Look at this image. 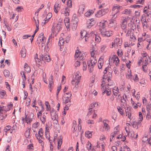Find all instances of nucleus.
I'll return each instance as SVG.
<instances>
[{"instance_id": "obj_56", "label": "nucleus", "mask_w": 151, "mask_h": 151, "mask_svg": "<svg viewBox=\"0 0 151 151\" xmlns=\"http://www.w3.org/2000/svg\"><path fill=\"white\" fill-rule=\"evenodd\" d=\"M148 137L146 136L145 137H143L142 139V141L144 142H145L148 140Z\"/></svg>"}, {"instance_id": "obj_59", "label": "nucleus", "mask_w": 151, "mask_h": 151, "mask_svg": "<svg viewBox=\"0 0 151 151\" xmlns=\"http://www.w3.org/2000/svg\"><path fill=\"white\" fill-rule=\"evenodd\" d=\"M54 126L56 128V129L58 130H59L60 128V126L59 124H56V125H54Z\"/></svg>"}, {"instance_id": "obj_23", "label": "nucleus", "mask_w": 151, "mask_h": 151, "mask_svg": "<svg viewBox=\"0 0 151 151\" xmlns=\"http://www.w3.org/2000/svg\"><path fill=\"white\" fill-rule=\"evenodd\" d=\"M25 119H29V118H31V119H32V118L34 116V114L32 113H31L30 114H29V115L28 116V117H27V115H26V113H25Z\"/></svg>"}, {"instance_id": "obj_3", "label": "nucleus", "mask_w": 151, "mask_h": 151, "mask_svg": "<svg viewBox=\"0 0 151 151\" xmlns=\"http://www.w3.org/2000/svg\"><path fill=\"white\" fill-rule=\"evenodd\" d=\"M101 33L103 36L110 37L111 36L112 33L111 31H106L105 29L101 30Z\"/></svg>"}, {"instance_id": "obj_5", "label": "nucleus", "mask_w": 151, "mask_h": 151, "mask_svg": "<svg viewBox=\"0 0 151 151\" xmlns=\"http://www.w3.org/2000/svg\"><path fill=\"white\" fill-rule=\"evenodd\" d=\"M120 8V6H114L113 9V10H115L116 9V12L114 14L113 16L112 17V18L113 19H115L117 17V16L119 14V9Z\"/></svg>"}, {"instance_id": "obj_36", "label": "nucleus", "mask_w": 151, "mask_h": 151, "mask_svg": "<svg viewBox=\"0 0 151 151\" xmlns=\"http://www.w3.org/2000/svg\"><path fill=\"white\" fill-rule=\"evenodd\" d=\"M117 53L119 56H122L123 55V52L122 50L121 49H118Z\"/></svg>"}, {"instance_id": "obj_48", "label": "nucleus", "mask_w": 151, "mask_h": 151, "mask_svg": "<svg viewBox=\"0 0 151 151\" xmlns=\"http://www.w3.org/2000/svg\"><path fill=\"white\" fill-rule=\"evenodd\" d=\"M52 14L51 13H49L46 16V19H49L52 17Z\"/></svg>"}, {"instance_id": "obj_19", "label": "nucleus", "mask_w": 151, "mask_h": 151, "mask_svg": "<svg viewBox=\"0 0 151 151\" xmlns=\"http://www.w3.org/2000/svg\"><path fill=\"white\" fill-rule=\"evenodd\" d=\"M6 95V91L3 90H0V96L2 98Z\"/></svg>"}, {"instance_id": "obj_9", "label": "nucleus", "mask_w": 151, "mask_h": 151, "mask_svg": "<svg viewBox=\"0 0 151 151\" xmlns=\"http://www.w3.org/2000/svg\"><path fill=\"white\" fill-rule=\"evenodd\" d=\"M113 93L114 95L116 96H120V93L119 91V89L118 87H115L112 90Z\"/></svg>"}, {"instance_id": "obj_20", "label": "nucleus", "mask_w": 151, "mask_h": 151, "mask_svg": "<svg viewBox=\"0 0 151 151\" xmlns=\"http://www.w3.org/2000/svg\"><path fill=\"white\" fill-rule=\"evenodd\" d=\"M43 33L42 32L41 33L39 34L37 41V43H39L41 41V38L42 37V36L43 37Z\"/></svg>"}, {"instance_id": "obj_13", "label": "nucleus", "mask_w": 151, "mask_h": 151, "mask_svg": "<svg viewBox=\"0 0 151 151\" xmlns=\"http://www.w3.org/2000/svg\"><path fill=\"white\" fill-rule=\"evenodd\" d=\"M98 63H99V65H98V67L99 69H100L101 68L102 65L104 63V60H103V59L101 58V57L100 58L98 62Z\"/></svg>"}, {"instance_id": "obj_32", "label": "nucleus", "mask_w": 151, "mask_h": 151, "mask_svg": "<svg viewBox=\"0 0 151 151\" xmlns=\"http://www.w3.org/2000/svg\"><path fill=\"white\" fill-rule=\"evenodd\" d=\"M112 58L114 62L115 61L116 62H117V61H118V63H119V60L118 58L116 55H115L113 56Z\"/></svg>"}, {"instance_id": "obj_58", "label": "nucleus", "mask_w": 151, "mask_h": 151, "mask_svg": "<svg viewBox=\"0 0 151 151\" xmlns=\"http://www.w3.org/2000/svg\"><path fill=\"white\" fill-rule=\"evenodd\" d=\"M139 119L140 120V121H142L143 119V118L142 115V114L140 112H139Z\"/></svg>"}, {"instance_id": "obj_61", "label": "nucleus", "mask_w": 151, "mask_h": 151, "mask_svg": "<svg viewBox=\"0 0 151 151\" xmlns=\"http://www.w3.org/2000/svg\"><path fill=\"white\" fill-rule=\"evenodd\" d=\"M58 142L62 143V137L61 136L58 137Z\"/></svg>"}, {"instance_id": "obj_11", "label": "nucleus", "mask_w": 151, "mask_h": 151, "mask_svg": "<svg viewBox=\"0 0 151 151\" xmlns=\"http://www.w3.org/2000/svg\"><path fill=\"white\" fill-rule=\"evenodd\" d=\"M127 21L126 19H124L123 20L121 25L122 28L123 29H126V25L127 24Z\"/></svg>"}, {"instance_id": "obj_60", "label": "nucleus", "mask_w": 151, "mask_h": 151, "mask_svg": "<svg viewBox=\"0 0 151 151\" xmlns=\"http://www.w3.org/2000/svg\"><path fill=\"white\" fill-rule=\"evenodd\" d=\"M32 119L31 118H29V119H25V120L26 122L27 123V124H30L31 122L32 121Z\"/></svg>"}, {"instance_id": "obj_28", "label": "nucleus", "mask_w": 151, "mask_h": 151, "mask_svg": "<svg viewBox=\"0 0 151 151\" xmlns=\"http://www.w3.org/2000/svg\"><path fill=\"white\" fill-rule=\"evenodd\" d=\"M86 31H81L80 33L82 38H84L86 36Z\"/></svg>"}, {"instance_id": "obj_38", "label": "nucleus", "mask_w": 151, "mask_h": 151, "mask_svg": "<svg viewBox=\"0 0 151 151\" xmlns=\"http://www.w3.org/2000/svg\"><path fill=\"white\" fill-rule=\"evenodd\" d=\"M82 63H83V70H86L87 68V65L86 64V63L85 62L83 61H81Z\"/></svg>"}, {"instance_id": "obj_53", "label": "nucleus", "mask_w": 151, "mask_h": 151, "mask_svg": "<svg viewBox=\"0 0 151 151\" xmlns=\"http://www.w3.org/2000/svg\"><path fill=\"white\" fill-rule=\"evenodd\" d=\"M141 122V121H140V120H139L138 122H136L135 121H134L135 124L137 127V129L138 128V126L140 124Z\"/></svg>"}, {"instance_id": "obj_33", "label": "nucleus", "mask_w": 151, "mask_h": 151, "mask_svg": "<svg viewBox=\"0 0 151 151\" xmlns=\"http://www.w3.org/2000/svg\"><path fill=\"white\" fill-rule=\"evenodd\" d=\"M40 118L42 123L44 124L46 120V116L43 115L42 116L40 117Z\"/></svg>"}, {"instance_id": "obj_46", "label": "nucleus", "mask_w": 151, "mask_h": 151, "mask_svg": "<svg viewBox=\"0 0 151 151\" xmlns=\"http://www.w3.org/2000/svg\"><path fill=\"white\" fill-rule=\"evenodd\" d=\"M73 130L72 132L73 133H74L77 130V126H76V125L75 124H73Z\"/></svg>"}, {"instance_id": "obj_1", "label": "nucleus", "mask_w": 151, "mask_h": 151, "mask_svg": "<svg viewBox=\"0 0 151 151\" xmlns=\"http://www.w3.org/2000/svg\"><path fill=\"white\" fill-rule=\"evenodd\" d=\"M97 61L94 59V60L91 59L87 62L88 68L90 72H92L93 70L94 65L96 63Z\"/></svg>"}, {"instance_id": "obj_31", "label": "nucleus", "mask_w": 151, "mask_h": 151, "mask_svg": "<svg viewBox=\"0 0 151 151\" xmlns=\"http://www.w3.org/2000/svg\"><path fill=\"white\" fill-rule=\"evenodd\" d=\"M108 81V83L107 85H108V86H114V83L111 80V79H110V80Z\"/></svg>"}, {"instance_id": "obj_55", "label": "nucleus", "mask_w": 151, "mask_h": 151, "mask_svg": "<svg viewBox=\"0 0 151 151\" xmlns=\"http://www.w3.org/2000/svg\"><path fill=\"white\" fill-rule=\"evenodd\" d=\"M44 110V108L42 107V109L41 111H39V112H38L37 113V117L38 118H39V116H41V115L42 114V111H43Z\"/></svg>"}, {"instance_id": "obj_29", "label": "nucleus", "mask_w": 151, "mask_h": 151, "mask_svg": "<svg viewBox=\"0 0 151 151\" xmlns=\"http://www.w3.org/2000/svg\"><path fill=\"white\" fill-rule=\"evenodd\" d=\"M45 60L47 62L50 61V58L49 55H44V60Z\"/></svg>"}, {"instance_id": "obj_50", "label": "nucleus", "mask_w": 151, "mask_h": 151, "mask_svg": "<svg viewBox=\"0 0 151 151\" xmlns=\"http://www.w3.org/2000/svg\"><path fill=\"white\" fill-rule=\"evenodd\" d=\"M22 77L23 81L22 82H25V81L26 80V78L24 74V73L23 72V74L22 76Z\"/></svg>"}, {"instance_id": "obj_16", "label": "nucleus", "mask_w": 151, "mask_h": 151, "mask_svg": "<svg viewBox=\"0 0 151 151\" xmlns=\"http://www.w3.org/2000/svg\"><path fill=\"white\" fill-rule=\"evenodd\" d=\"M85 6L83 5L80 6L78 11V13H80V14L83 13V12L85 9Z\"/></svg>"}, {"instance_id": "obj_26", "label": "nucleus", "mask_w": 151, "mask_h": 151, "mask_svg": "<svg viewBox=\"0 0 151 151\" xmlns=\"http://www.w3.org/2000/svg\"><path fill=\"white\" fill-rule=\"evenodd\" d=\"M107 23V22L106 21H104L102 22H101V24L100 25V26L103 29L105 28L106 27V24Z\"/></svg>"}, {"instance_id": "obj_62", "label": "nucleus", "mask_w": 151, "mask_h": 151, "mask_svg": "<svg viewBox=\"0 0 151 151\" xmlns=\"http://www.w3.org/2000/svg\"><path fill=\"white\" fill-rule=\"evenodd\" d=\"M24 69L26 72L27 73L29 72L30 71V68L29 66L24 68Z\"/></svg>"}, {"instance_id": "obj_10", "label": "nucleus", "mask_w": 151, "mask_h": 151, "mask_svg": "<svg viewBox=\"0 0 151 151\" xmlns=\"http://www.w3.org/2000/svg\"><path fill=\"white\" fill-rule=\"evenodd\" d=\"M147 58H148V59H150V58L148 56V57L145 55V56L143 57V59L144 60H145V65L142 66V68L143 70L145 72L146 71V70L145 69V67H146L147 65V62L148 61Z\"/></svg>"}, {"instance_id": "obj_21", "label": "nucleus", "mask_w": 151, "mask_h": 151, "mask_svg": "<svg viewBox=\"0 0 151 151\" xmlns=\"http://www.w3.org/2000/svg\"><path fill=\"white\" fill-rule=\"evenodd\" d=\"M30 130L29 129L27 130L25 133V135L27 138H30V136L29 134Z\"/></svg>"}, {"instance_id": "obj_43", "label": "nucleus", "mask_w": 151, "mask_h": 151, "mask_svg": "<svg viewBox=\"0 0 151 151\" xmlns=\"http://www.w3.org/2000/svg\"><path fill=\"white\" fill-rule=\"evenodd\" d=\"M91 143L89 141L88 142V144H87L86 147L88 150L91 149Z\"/></svg>"}, {"instance_id": "obj_18", "label": "nucleus", "mask_w": 151, "mask_h": 151, "mask_svg": "<svg viewBox=\"0 0 151 151\" xmlns=\"http://www.w3.org/2000/svg\"><path fill=\"white\" fill-rule=\"evenodd\" d=\"M64 42V39L62 37H60L59 39V41L58 42V45L60 46H62Z\"/></svg>"}, {"instance_id": "obj_64", "label": "nucleus", "mask_w": 151, "mask_h": 151, "mask_svg": "<svg viewBox=\"0 0 151 151\" xmlns=\"http://www.w3.org/2000/svg\"><path fill=\"white\" fill-rule=\"evenodd\" d=\"M151 47V41L149 42V44H148L146 47L148 50H150Z\"/></svg>"}, {"instance_id": "obj_24", "label": "nucleus", "mask_w": 151, "mask_h": 151, "mask_svg": "<svg viewBox=\"0 0 151 151\" xmlns=\"http://www.w3.org/2000/svg\"><path fill=\"white\" fill-rule=\"evenodd\" d=\"M45 40H46L45 37L44 36L42 37V42L41 43V47L42 48L44 47V45L45 46V45L44 44V43L45 42Z\"/></svg>"}, {"instance_id": "obj_54", "label": "nucleus", "mask_w": 151, "mask_h": 151, "mask_svg": "<svg viewBox=\"0 0 151 151\" xmlns=\"http://www.w3.org/2000/svg\"><path fill=\"white\" fill-rule=\"evenodd\" d=\"M112 74L111 73L109 72L108 74L107 77H108V79L107 80H109L110 79H111V78L112 77Z\"/></svg>"}, {"instance_id": "obj_4", "label": "nucleus", "mask_w": 151, "mask_h": 151, "mask_svg": "<svg viewBox=\"0 0 151 151\" xmlns=\"http://www.w3.org/2000/svg\"><path fill=\"white\" fill-rule=\"evenodd\" d=\"M71 99L70 95H69L68 97H67L66 95H64L63 97V103L65 104L68 103H71Z\"/></svg>"}, {"instance_id": "obj_42", "label": "nucleus", "mask_w": 151, "mask_h": 151, "mask_svg": "<svg viewBox=\"0 0 151 151\" xmlns=\"http://www.w3.org/2000/svg\"><path fill=\"white\" fill-rule=\"evenodd\" d=\"M101 40V38L98 36H95V40L96 42H99Z\"/></svg>"}, {"instance_id": "obj_12", "label": "nucleus", "mask_w": 151, "mask_h": 151, "mask_svg": "<svg viewBox=\"0 0 151 151\" xmlns=\"http://www.w3.org/2000/svg\"><path fill=\"white\" fill-rule=\"evenodd\" d=\"M93 132H90V131H86L85 133V137L88 138H91L92 137V133Z\"/></svg>"}, {"instance_id": "obj_8", "label": "nucleus", "mask_w": 151, "mask_h": 151, "mask_svg": "<svg viewBox=\"0 0 151 151\" xmlns=\"http://www.w3.org/2000/svg\"><path fill=\"white\" fill-rule=\"evenodd\" d=\"M70 10L68 7H66L65 9H63L61 10V14H64L65 16H68Z\"/></svg>"}, {"instance_id": "obj_45", "label": "nucleus", "mask_w": 151, "mask_h": 151, "mask_svg": "<svg viewBox=\"0 0 151 151\" xmlns=\"http://www.w3.org/2000/svg\"><path fill=\"white\" fill-rule=\"evenodd\" d=\"M71 105V103H68V104H66L65 106L64 109V111H65V110H68L69 108L68 107L70 106Z\"/></svg>"}, {"instance_id": "obj_34", "label": "nucleus", "mask_w": 151, "mask_h": 151, "mask_svg": "<svg viewBox=\"0 0 151 151\" xmlns=\"http://www.w3.org/2000/svg\"><path fill=\"white\" fill-rule=\"evenodd\" d=\"M117 109L119 113L122 115H123L124 114V113L122 109L119 106H117Z\"/></svg>"}, {"instance_id": "obj_37", "label": "nucleus", "mask_w": 151, "mask_h": 151, "mask_svg": "<svg viewBox=\"0 0 151 151\" xmlns=\"http://www.w3.org/2000/svg\"><path fill=\"white\" fill-rule=\"evenodd\" d=\"M103 122L104 123V127L105 129L107 130H108L109 129V125L106 122H104V121H103Z\"/></svg>"}, {"instance_id": "obj_22", "label": "nucleus", "mask_w": 151, "mask_h": 151, "mask_svg": "<svg viewBox=\"0 0 151 151\" xmlns=\"http://www.w3.org/2000/svg\"><path fill=\"white\" fill-rule=\"evenodd\" d=\"M93 12H92V10H89L87 12L84 14L85 16L86 17H88L90 16L91 14H93Z\"/></svg>"}, {"instance_id": "obj_52", "label": "nucleus", "mask_w": 151, "mask_h": 151, "mask_svg": "<svg viewBox=\"0 0 151 151\" xmlns=\"http://www.w3.org/2000/svg\"><path fill=\"white\" fill-rule=\"evenodd\" d=\"M142 6L139 5H134L131 6V7H133L134 8H139L140 7H142Z\"/></svg>"}, {"instance_id": "obj_57", "label": "nucleus", "mask_w": 151, "mask_h": 151, "mask_svg": "<svg viewBox=\"0 0 151 151\" xmlns=\"http://www.w3.org/2000/svg\"><path fill=\"white\" fill-rule=\"evenodd\" d=\"M38 123L37 122H36L32 125V128H37L38 126Z\"/></svg>"}, {"instance_id": "obj_25", "label": "nucleus", "mask_w": 151, "mask_h": 151, "mask_svg": "<svg viewBox=\"0 0 151 151\" xmlns=\"http://www.w3.org/2000/svg\"><path fill=\"white\" fill-rule=\"evenodd\" d=\"M72 1L71 0H67V5L68 7L71 8L72 6Z\"/></svg>"}, {"instance_id": "obj_40", "label": "nucleus", "mask_w": 151, "mask_h": 151, "mask_svg": "<svg viewBox=\"0 0 151 151\" xmlns=\"http://www.w3.org/2000/svg\"><path fill=\"white\" fill-rule=\"evenodd\" d=\"M45 104L46 106L47 110H49L50 109V106L49 105V103L47 101L45 102Z\"/></svg>"}, {"instance_id": "obj_47", "label": "nucleus", "mask_w": 151, "mask_h": 151, "mask_svg": "<svg viewBox=\"0 0 151 151\" xmlns=\"http://www.w3.org/2000/svg\"><path fill=\"white\" fill-rule=\"evenodd\" d=\"M113 24L114 25H115L116 24V22L115 19H113L112 18L111 20L110 21L109 24Z\"/></svg>"}, {"instance_id": "obj_41", "label": "nucleus", "mask_w": 151, "mask_h": 151, "mask_svg": "<svg viewBox=\"0 0 151 151\" xmlns=\"http://www.w3.org/2000/svg\"><path fill=\"white\" fill-rule=\"evenodd\" d=\"M142 24L144 27H145V28H147V27H148V24H147V22L146 19H145L144 22H142Z\"/></svg>"}, {"instance_id": "obj_51", "label": "nucleus", "mask_w": 151, "mask_h": 151, "mask_svg": "<svg viewBox=\"0 0 151 151\" xmlns=\"http://www.w3.org/2000/svg\"><path fill=\"white\" fill-rule=\"evenodd\" d=\"M106 46L105 45H103L101 48V51L102 52H105V49L106 48Z\"/></svg>"}, {"instance_id": "obj_27", "label": "nucleus", "mask_w": 151, "mask_h": 151, "mask_svg": "<svg viewBox=\"0 0 151 151\" xmlns=\"http://www.w3.org/2000/svg\"><path fill=\"white\" fill-rule=\"evenodd\" d=\"M3 73L5 77H8L9 75V72L8 70H5L4 71Z\"/></svg>"}, {"instance_id": "obj_63", "label": "nucleus", "mask_w": 151, "mask_h": 151, "mask_svg": "<svg viewBox=\"0 0 151 151\" xmlns=\"http://www.w3.org/2000/svg\"><path fill=\"white\" fill-rule=\"evenodd\" d=\"M81 63L80 61L77 60L76 61L75 63V65L76 67H78L80 65V63Z\"/></svg>"}, {"instance_id": "obj_49", "label": "nucleus", "mask_w": 151, "mask_h": 151, "mask_svg": "<svg viewBox=\"0 0 151 151\" xmlns=\"http://www.w3.org/2000/svg\"><path fill=\"white\" fill-rule=\"evenodd\" d=\"M45 134L46 138H48L49 142H50V141H51V140L50 139V136L48 132L47 133H46L45 132Z\"/></svg>"}, {"instance_id": "obj_30", "label": "nucleus", "mask_w": 151, "mask_h": 151, "mask_svg": "<svg viewBox=\"0 0 151 151\" xmlns=\"http://www.w3.org/2000/svg\"><path fill=\"white\" fill-rule=\"evenodd\" d=\"M81 77L80 76H78L77 78L76 77V79L75 80V85L76 86H78V84L79 83V82H80V78Z\"/></svg>"}, {"instance_id": "obj_44", "label": "nucleus", "mask_w": 151, "mask_h": 151, "mask_svg": "<svg viewBox=\"0 0 151 151\" xmlns=\"http://www.w3.org/2000/svg\"><path fill=\"white\" fill-rule=\"evenodd\" d=\"M51 118L52 120H53L54 121V125H56V124H58V121L56 119V117H55V118L54 119V118H53L52 117H51Z\"/></svg>"}, {"instance_id": "obj_7", "label": "nucleus", "mask_w": 151, "mask_h": 151, "mask_svg": "<svg viewBox=\"0 0 151 151\" xmlns=\"http://www.w3.org/2000/svg\"><path fill=\"white\" fill-rule=\"evenodd\" d=\"M122 40L120 38H116L114 40V47H116V46H117L119 45L120 46L122 44Z\"/></svg>"}, {"instance_id": "obj_14", "label": "nucleus", "mask_w": 151, "mask_h": 151, "mask_svg": "<svg viewBox=\"0 0 151 151\" xmlns=\"http://www.w3.org/2000/svg\"><path fill=\"white\" fill-rule=\"evenodd\" d=\"M13 106V104H9L7 106V109L4 110V109H0V113H3L2 112L5 111V112L6 111L10 110V108H11L12 106Z\"/></svg>"}, {"instance_id": "obj_15", "label": "nucleus", "mask_w": 151, "mask_h": 151, "mask_svg": "<svg viewBox=\"0 0 151 151\" xmlns=\"http://www.w3.org/2000/svg\"><path fill=\"white\" fill-rule=\"evenodd\" d=\"M132 11L129 9H125L124 11L122 12V14L127 15H130L131 14Z\"/></svg>"}, {"instance_id": "obj_17", "label": "nucleus", "mask_w": 151, "mask_h": 151, "mask_svg": "<svg viewBox=\"0 0 151 151\" xmlns=\"http://www.w3.org/2000/svg\"><path fill=\"white\" fill-rule=\"evenodd\" d=\"M21 55V57L23 58L25 57L26 56V50L25 49L24 47H23L22 52H20Z\"/></svg>"}, {"instance_id": "obj_2", "label": "nucleus", "mask_w": 151, "mask_h": 151, "mask_svg": "<svg viewBox=\"0 0 151 151\" xmlns=\"http://www.w3.org/2000/svg\"><path fill=\"white\" fill-rule=\"evenodd\" d=\"M63 24V22H58L57 24L55 27L54 26L52 27V32L53 33H54L55 32H55L56 34L58 33L60 30V29L61 28L62 24Z\"/></svg>"}, {"instance_id": "obj_6", "label": "nucleus", "mask_w": 151, "mask_h": 151, "mask_svg": "<svg viewBox=\"0 0 151 151\" xmlns=\"http://www.w3.org/2000/svg\"><path fill=\"white\" fill-rule=\"evenodd\" d=\"M106 11V10L105 9L100 10L98 12L97 14H96V16L98 17H100L105 14Z\"/></svg>"}, {"instance_id": "obj_35", "label": "nucleus", "mask_w": 151, "mask_h": 151, "mask_svg": "<svg viewBox=\"0 0 151 151\" xmlns=\"http://www.w3.org/2000/svg\"><path fill=\"white\" fill-rule=\"evenodd\" d=\"M131 108L129 107H127V109H125V112L126 116H127L128 114H131L130 113Z\"/></svg>"}, {"instance_id": "obj_39", "label": "nucleus", "mask_w": 151, "mask_h": 151, "mask_svg": "<svg viewBox=\"0 0 151 151\" xmlns=\"http://www.w3.org/2000/svg\"><path fill=\"white\" fill-rule=\"evenodd\" d=\"M98 103H92L89 106V107H92V108L94 107H97L98 106Z\"/></svg>"}]
</instances>
